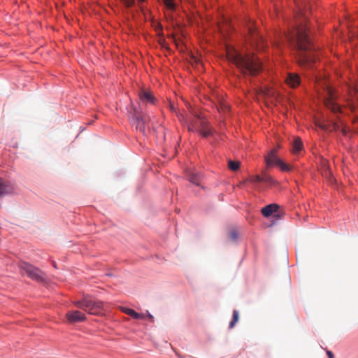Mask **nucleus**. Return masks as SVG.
<instances>
[{"label":"nucleus","mask_w":358,"mask_h":358,"mask_svg":"<svg viewBox=\"0 0 358 358\" xmlns=\"http://www.w3.org/2000/svg\"><path fill=\"white\" fill-rule=\"evenodd\" d=\"M147 315L150 320L153 319V316L148 311H147Z\"/></svg>","instance_id":"obj_28"},{"label":"nucleus","mask_w":358,"mask_h":358,"mask_svg":"<svg viewBox=\"0 0 358 358\" xmlns=\"http://www.w3.org/2000/svg\"><path fill=\"white\" fill-rule=\"evenodd\" d=\"M238 233L235 230H233L230 232V238L232 241H236L238 238Z\"/></svg>","instance_id":"obj_25"},{"label":"nucleus","mask_w":358,"mask_h":358,"mask_svg":"<svg viewBox=\"0 0 358 358\" xmlns=\"http://www.w3.org/2000/svg\"><path fill=\"white\" fill-rule=\"evenodd\" d=\"M306 24L300 22L287 36V40L297 52L298 62L301 66L312 68L315 62L313 45L307 34Z\"/></svg>","instance_id":"obj_1"},{"label":"nucleus","mask_w":358,"mask_h":358,"mask_svg":"<svg viewBox=\"0 0 358 358\" xmlns=\"http://www.w3.org/2000/svg\"><path fill=\"white\" fill-rule=\"evenodd\" d=\"M327 356H328V357H329V358H334V354H333V353H332V352H331V351H330V350H327Z\"/></svg>","instance_id":"obj_27"},{"label":"nucleus","mask_w":358,"mask_h":358,"mask_svg":"<svg viewBox=\"0 0 358 358\" xmlns=\"http://www.w3.org/2000/svg\"><path fill=\"white\" fill-rule=\"evenodd\" d=\"M187 177L189 180L192 183L195 184L196 185H199V181L201 179V176L199 174L189 172V174L187 175Z\"/></svg>","instance_id":"obj_16"},{"label":"nucleus","mask_w":358,"mask_h":358,"mask_svg":"<svg viewBox=\"0 0 358 358\" xmlns=\"http://www.w3.org/2000/svg\"><path fill=\"white\" fill-rule=\"evenodd\" d=\"M248 180L252 183L262 182V176L258 175L250 176Z\"/></svg>","instance_id":"obj_24"},{"label":"nucleus","mask_w":358,"mask_h":358,"mask_svg":"<svg viewBox=\"0 0 358 358\" xmlns=\"http://www.w3.org/2000/svg\"><path fill=\"white\" fill-rule=\"evenodd\" d=\"M121 310H122L124 313H125V314L128 315V314L129 313V311H131V308H129L122 307V308H121Z\"/></svg>","instance_id":"obj_26"},{"label":"nucleus","mask_w":358,"mask_h":358,"mask_svg":"<svg viewBox=\"0 0 358 358\" xmlns=\"http://www.w3.org/2000/svg\"><path fill=\"white\" fill-rule=\"evenodd\" d=\"M134 118L135 120L136 128L143 135H147L150 130V117L144 115L141 110L134 108Z\"/></svg>","instance_id":"obj_6"},{"label":"nucleus","mask_w":358,"mask_h":358,"mask_svg":"<svg viewBox=\"0 0 358 358\" xmlns=\"http://www.w3.org/2000/svg\"><path fill=\"white\" fill-rule=\"evenodd\" d=\"M239 320V313L236 310H234L232 320L229 323V328L232 329Z\"/></svg>","instance_id":"obj_20"},{"label":"nucleus","mask_w":358,"mask_h":358,"mask_svg":"<svg viewBox=\"0 0 358 358\" xmlns=\"http://www.w3.org/2000/svg\"><path fill=\"white\" fill-rule=\"evenodd\" d=\"M287 84L291 87H296L300 84V78L298 74L289 73L285 80Z\"/></svg>","instance_id":"obj_12"},{"label":"nucleus","mask_w":358,"mask_h":358,"mask_svg":"<svg viewBox=\"0 0 358 358\" xmlns=\"http://www.w3.org/2000/svg\"><path fill=\"white\" fill-rule=\"evenodd\" d=\"M320 127L324 130L329 131H337L339 130L341 128V125L337 122H332L331 125L321 124L320 125Z\"/></svg>","instance_id":"obj_17"},{"label":"nucleus","mask_w":358,"mask_h":358,"mask_svg":"<svg viewBox=\"0 0 358 358\" xmlns=\"http://www.w3.org/2000/svg\"><path fill=\"white\" fill-rule=\"evenodd\" d=\"M227 56L245 76H255L262 70L259 58L253 54L243 55L235 50H227Z\"/></svg>","instance_id":"obj_2"},{"label":"nucleus","mask_w":358,"mask_h":358,"mask_svg":"<svg viewBox=\"0 0 358 358\" xmlns=\"http://www.w3.org/2000/svg\"><path fill=\"white\" fill-rule=\"evenodd\" d=\"M187 124H188L189 131H199L203 137H208L213 134L212 128L208 127V121L197 114L189 117Z\"/></svg>","instance_id":"obj_3"},{"label":"nucleus","mask_w":358,"mask_h":358,"mask_svg":"<svg viewBox=\"0 0 358 358\" xmlns=\"http://www.w3.org/2000/svg\"><path fill=\"white\" fill-rule=\"evenodd\" d=\"M75 305L89 314L101 315L103 313V303L101 301L84 298L82 301H76Z\"/></svg>","instance_id":"obj_4"},{"label":"nucleus","mask_w":358,"mask_h":358,"mask_svg":"<svg viewBox=\"0 0 358 358\" xmlns=\"http://www.w3.org/2000/svg\"><path fill=\"white\" fill-rule=\"evenodd\" d=\"M12 192V187L0 178V196L10 194Z\"/></svg>","instance_id":"obj_14"},{"label":"nucleus","mask_w":358,"mask_h":358,"mask_svg":"<svg viewBox=\"0 0 358 358\" xmlns=\"http://www.w3.org/2000/svg\"><path fill=\"white\" fill-rule=\"evenodd\" d=\"M327 96L324 101L325 106L334 113H342L343 110L340 105L336 102V95L332 89L328 88Z\"/></svg>","instance_id":"obj_8"},{"label":"nucleus","mask_w":358,"mask_h":358,"mask_svg":"<svg viewBox=\"0 0 358 358\" xmlns=\"http://www.w3.org/2000/svg\"><path fill=\"white\" fill-rule=\"evenodd\" d=\"M279 208V206L276 203H272L264 207L261 212L262 215L266 217L271 215L273 213L276 212Z\"/></svg>","instance_id":"obj_13"},{"label":"nucleus","mask_w":358,"mask_h":358,"mask_svg":"<svg viewBox=\"0 0 358 358\" xmlns=\"http://www.w3.org/2000/svg\"><path fill=\"white\" fill-rule=\"evenodd\" d=\"M19 268L22 275H27L29 278L38 282H45V273L34 266L27 262H21L19 264Z\"/></svg>","instance_id":"obj_5"},{"label":"nucleus","mask_w":358,"mask_h":358,"mask_svg":"<svg viewBox=\"0 0 358 358\" xmlns=\"http://www.w3.org/2000/svg\"><path fill=\"white\" fill-rule=\"evenodd\" d=\"M128 315H129L130 317H131L134 319H137V320H143V319H145V315L138 313L133 309H131V310L129 311V313L128 314Z\"/></svg>","instance_id":"obj_22"},{"label":"nucleus","mask_w":358,"mask_h":358,"mask_svg":"<svg viewBox=\"0 0 358 358\" xmlns=\"http://www.w3.org/2000/svg\"><path fill=\"white\" fill-rule=\"evenodd\" d=\"M66 317L70 323L80 322L86 320L85 315L79 310L68 311Z\"/></svg>","instance_id":"obj_10"},{"label":"nucleus","mask_w":358,"mask_h":358,"mask_svg":"<svg viewBox=\"0 0 358 358\" xmlns=\"http://www.w3.org/2000/svg\"><path fill=\"white\" fill-rule=\"evenodd\" d=\"M157 27H158V28L159 29L160 31L162 30V27L161 24H158Z\"/></svg>","instance_id":"obj_29"},{"label":"nucleus","mask_w":358,"mask_h":358,"mask_svg":"<svg viewBox=\"0 0 358 358\" xmlns=\"http://www.w3.org/2000/svg\"><path fill=\"white\" fill-rule=\"evenodd\" d=\"M260 94L265 98H273L275 96V92L268 88L261 89Z\"/></svg>","instance_id":"obj_18"},{"label":"nucleus","mask_w":358,"mask_h":358,"mask_svg":"<svg viewBox=\"0 0 358 358\" xmlns=\"http://www.w3.org/2000/svg\"><path fill=\"white\" fill-rule=\"evenodd\" d=\"M240 164L241 163L238 161L229 160L228 162L229 168L233 171H237L240 167Z\"/></svg>","instance_id":"obj_21"},{"label":"nucleus","mask_w":358,"mask_h":358,"mask_svg":"<svg viewBox=\"0 0 358 358\" xmlns=\"http://www.w3.org/2000/svg\"><path fill=\"white\" fill-rule=\"evenodd\" d=\"M303 148V143L300 138H295L292 143V152L294 154L299 152Z\"/></svg>","instance_id":"obj_15"},{"label":"nucleus","mask_w":358,"mask_h":358,"mask_svg":"<svg viewBox=\"0 0 358 358\" xmlns=\"http://www.w3.org/2000/svg\"><path fill=\"white\" fill-rule=\"evenodd\" d=\"M262 182H265L268 185H273L275 183V180L270 176L266 173H263L262 176Z\"/></svg>","instance_id":"obj_19"},{"label":"nucleus","mask_w":358,"mask_h":358,"mask_svg":"<svg viewBox=\"0 0 358 358\" xmlns=\"http://www.w3.org/2000/svg\"><path fill=\"white\" fill-rule=\"evenodd\" d=\"M138 96L140 101L143 103H155V98L153 95V93L149 90L141 88L138 93Z\"/></svg>","instance_id":"obj_11"},{"label":"nucleus","mask_w":358,"mask_h":358,"mask_svg":"<svg viewBox=\"0 0 358 358\" xmlns=\"http://www.w3.org/2000/svg\"><path fill=\"white\" fill-rule=\"evenodd\" d=\"M277 150L275 149L271 150L268 155L265 157V162L267 167H271L274 165L278 166L282 171H289V167L288 165L281 161L276 155Z\"/></svg>","instance_id":"obj_7"},{"label":"nucleus","mask_w":358,"mask_h":358,"mask_svg":"<svg viewBox=\"0 0 358 358\" xmlns=\"http://www.w3.org/2000/svg\"><path fill=\"white\" fill-rule=\"evenodd\" d=\"M164 5L167 8L170 10H174L176 8V5L174 3V0H163Z\"/></svg>","instance_id":"obj_23"},{"label":"nucleus","mask_w":358,"mask_h":358,"mask_svg":"<svg viewBox=\"0 0 358 358\" xmlns=\"http://www.w3.org/2000/svg\"><path fill=\"white\" fill-rule=\"evenodd\" d=\"M249 31H250V32L251 33V34H253L252 33V30H251V29H250V28L249 29Z\"/></svg>","instance_id":"obj_31"},{"label":"nucleus","mask_w":358,"mask_h":358,"mask_svg":"<svg viewBox=\"0 0 358 358\" xmlns=\"http://www.w3.org/2000/svg\"><path fill=\"white\" fill-rule=\"evenodd\" d=\"M349 95L350 98L347 100L348 106L351 111H354L356 106L358 105V83L350 90Z\"/></svg>","instance_id":"obj_9"},{"label":"nucleus","mask_w":358,"mask_h":358,"mask_svg":"<svg viewBox=\"0 0 358 358\" xmlns=\"http://www.w3.org/2000/svg\"><path fill=\"white\" fill-rule=\"evenodd\" d=\"M225 109H227V106H223L222 107V110H224Z\"/></svg>","instance_id":"obj_30"}]
</instances>
